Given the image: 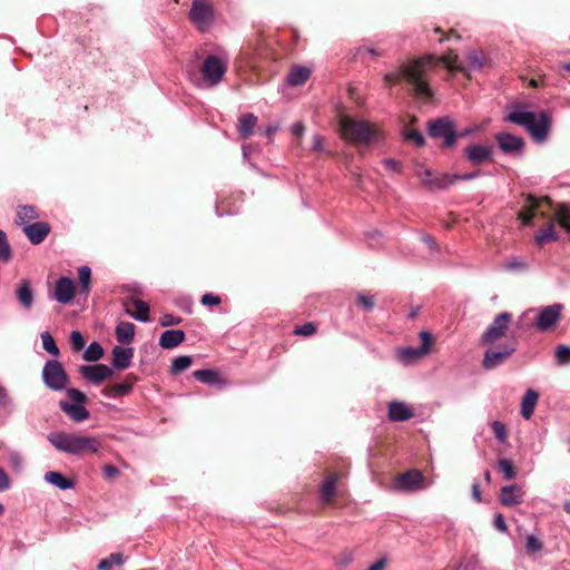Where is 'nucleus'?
Instances as JSON below:
<instances>
[{
	"mask_svg": "<svg viewBox=\"0 0 570 570\" xmlns=\"http://www.w3.org/2000/svg\"><path fill=\"white\" fill-rule=\"evenodd\" d=\"M189 19L199 30H205L214 21V8L208 0H194L189 11Z\"/></svg>",
	"mask_w": 570,
	"mask_h": 570,
	"instance_id": "obj_11",
	"label": "nucleus"
},
{
	"mask_svg": "<svg viewBox=\"0 0 570 570\" xmlns=\"http://www.w3.org/2000/svg\"><path fill=\"white\" fill-rule=\"evenodd\" d=\"M257 124V117L254 114H245L239 117L238 119V132L243 139L249 138L253 132L254 128Z\"/></svg>",
	"mask_w": 570,
	"mask_h": 570,
	"instance_id": "obj_30",
	"label": "nucleus"
},
{
	"mask_svg": "<svg viewBox=\"0 0 570 570\" xmlns=\"http://www.w3.org/2000/svg\"><path fill=\"white\" fill-rule=\"evenodd\" d=\"M428 487L429 483L424 474L417 469L407 470L397 474L394 479V488L400 491L414 492Z\"/></svg>",
	"mask_w": 570,
	"mask_h": 570,
	"instance_id": "obj_9",
	"label": "nucleus"
},
{
	"mask_svg": "<svg viewBox=\"0 0 570 570\" xmlns=\"http://www.w3.org/2000/svg\"><path fill=\"white\" fill-rule=\"evenodd\" d=\"M498 464L500 471L503 473L507 480H513L517 476V471L512 461L508 459H500Z\"/></svg>",
	"mask_w": 570,
	"mask_h": 570,
	"instance_id": "obj_43",
	"label": "nucleus"
},
{
	"mask_svg": "<svg viewBox=\"0 0 570 570\" xmlns=\"http://www.w3.org/2000/svg\"><path fill=\"white\" fill-rule=\"evenodd\" d=\"M102 471H104L105 478H107V479H115L120 474V471L118 470V468H116L115 465H111V464L105 465L102 468Z\"/></svg>",
	"mask_w": 570,
	"mask_h": 570,
	"instance_id": "obj_56",
	"label": "nucleus"
},
{
	"mask_svg": "<svg viewBox=\"0 0 570 570\" xmlns=\"http://www.w3.org/2000/svg\"><path fill=\"white\" fill-rule=\"evenodd\" d=\"M428 134L434 139H443L445 148H452L458 141L455 122L448 116L428 122Z\"/></svg>",
	"mask_w": 570,
	"mask_h": 570,
	"instance_id": "obj_7",
	"label": "nucleus"
},
{
	"mask_svg": "<svg viewBox=\"0 0 570 570\" xmlns=\"http://www.w3.org/2000/svg\"><path fill=\"white\" fill-rule=\"evenodd\" d=\"M67 395L73 401L76 402V404H83L87 402V396L83 392L77 390V389H68L67 390Z\"/></svg>",
	"mask_w": 570,
	"mask_h": 570,
	"instance_id": "obj_53",
	"label": "nucleus"
},
{
	"mask_svg": "<svg viewBox=\"0 0 570 570\" xmlns=\"http://www.w3.org/2000/svg\"><path fill=\"white\" fill-rule=\"evenodd\" d=\"M316 331H317V327H316L315 323L308 322V323H305L304 325L296 326L293 331V334L298 335V336H311V335L315 334Z\"/></svg>",
	"mask_w": 570,
	"mask_h": 570,
	"instance_id": "obj_46",
	"label": "nucleus"
},
{
	"mask_svg": "<svg viewBox=\"0 0 570 570\" xmlns=\"http://www.w3.org/2000/svg\"><path fill=\"white\" fill-rule=\"evenodd\" d=\"M48 441L58 451L73 455L96 453L101 448V442L95 436L76 435L66 432L50 433Z\"/></svg>",
	"mask_w": 570,
	"mask_h": 570,
	"instance_id": "obj_4",
	"label": "nucleus"
},
{
	"mask_svg": "<svg viewBox=\"0 0 570 570\" xmlns=\"http://www.w3.org/2000/svg\"><path fill=\"white\" fill-rule=\"evenodd\" d=\"M522 490L519 485L512 484L501 489L500 500L503 505L512 507L521 502Z\"/></svg>",
	"mask_w": 570,
	"mask_h": 570,
	"instance_id": "obj_27",
	"label": "nucleus"
},
{
	"mask_svg": "<svg viewBox=\"0 0 570 570\" xmlns=\"http://www.w3.org/2000/svg\"><path fill=\"white\" fill-rule=\"evenodd\" d=\"M42 380L52 391H62L69 383V376L59 361H47L42 368Z\"/></svg>",
	"mask_w": 570,
	"mask_h": 570,
	"instance_id": "obj_8",
	"label": "nucleus"
},
{
	"mask_svg": "<svg viewBox=\"0 0 570 570\" xmlns=\"http://www.w3.org/2000/svg\"><path fill=\"white\" fill-rule=\"evenodd\" d=\"M479 175H480L479 170H475V171H472L469 174H463V175H455V181L456 180H469V179L478 177Z\"/></svg>",
	"mask_w": 570,
	"mask_h": 570,
	"instance_id": "obj_62",
	"label": "nucleus"
},
{
	"mask_svg": "<svg viewBox=\"0 0 570 570\" xmlns=\"http://www.w3.org/2000/svg\"><path fill=\"white\" fill-rule=\"evenodd\" d=\"M338 479H340V474H337V473H328L325 476V479L322 482L321 488H320V498L323 503L331 504L334 501V499L337 494L336 485H337Z\"/></svg>",
	"mask_w": 570,
	"mask_h": 570,
	"instance_id": "obj_20",
	"label": "nucleus"
},
{
	"mask_svg": "<svg viewBox=\"0 0 570 570\" xmlns=\"http://www.w3.org/2000/svg\"><path fill=\"white\" fill-rule=\"evenodd\" d=\"M472 497L476 502L481 501V490L478 482L473 483L472 485Z\"/></svg>",
	"mask_w": 570,
	"mask_h": 570,
	"instance_id": "obj_63",
	"label": "nucleus"
},
{
	"mask_svg": "<svg viewBox=\"0 0 570 570\" xmlns=\"http://www.w3.org/2000/svg\"><path fill=\"white\" fill-rule=\"evenodd\" d=\"M353 557L351 552H342L337 559V564L341 567H346L351 561Z\"/></svg>",
	"mask_w": 570,
	"mask_h": 570,
	"instance_id": "obj_58",
	"label": "nucleus"
},
{
	"mask_svg": "<svg viewBox=\"0 0 570 570\" xmlns=\"http://www.w3.org/2000/svg\"><path fill=\"white\" fill-rule=\"evenodd\" d=\"M341 137L352 144L367 145L381 135L376 126L370 121L357 120L342 115L338 119Z\"/></svg>",
	"mask_w": 570,
	"mask_h": 570,
	"instance_id": "obj_5",
	"label": "nucleus"
},
{
	"mask_svg": "<svg viewBox=\"0 0 570 570\" xmlns=\"http://www.w3.org/2000/svg\"><path fill=\"white\" fill-rule=\"evenodd\" d=\"M40 336L43 350L53 356H58L60 354V351L52 335L49 332H42Z\"/></svg>",
	"mask_w": 570,
	"mask_h": 570,
	"instance_id": "obj_41",
	"label": "nucleus"
},
{
	"mask_svg": "<svg viewBox=\"0 0 570 570\" xmlns=\"http://www.w3.org/2000/svg\"><path fill=\"white\" fill-rule=\"evenodd\" d=\"M525 203L521 210L518 213V218L522 222L523 225L529 226L532 225L533 218L537 215L542 216L543 218H549L544 228L537 232L534 236V240L539 246L544 245L546 243L557 240L559 238L558 233L556 230L554 220L550 217V215L546 212L553 210V204L550 197H535L531 194L524 196Z\"/></svg>",
	"mask_w": 570,
	"mask_h": 570,
	"instance_id": "obj_3",
	"label": "nucleus"
},
{
	"mask_svg": "<svg viewBox=\"0 0 570 570\" xmlns=\"http://www.w3.org/2000/svg\"><path fill=\"white\" fill-rule=\"evenodd\" d=\"M16 295L20 304L29 309L33 303V293L30 286L29 281L22 279L19 284V287L16 291Z\"/></svg>",
	"mask_w": 570,
	"mask_h": 570,
	"instance_id": "obj_32",
	"label": "nucleus"
},
{
	"mask_svg": "<svg viewBox=\"0 0 570 570\" xmlns=\"http://www.w3.org/2000/svg\"><path fill=\"white\" fill-rule=\"evenodd\" d=\"M78 277L80 283V294L87 296L91 288V268L88 266L79 267Z\"/></svg>",
	"mask_w": 570,
	"mask_h": 570,
	"instance_id": "obj_36",
	"label": "nucleus"
},
{
	"mask_svg": "<svg viewBox=\"0 0 570 570\" xmlns=\"http://www.w3.org/2000/svg\"><path fill=\"white\" fill-rule=\"evenodd\" d=\"M305 130V126L302 122H295L292 127V132L296 137H302Z\"/></svg>",
	"mask_w": 570,
	"mask_h": 570,
	"instance_id": "obj_61",
	"label": "nucleus"
},
{
	"mask_svg": "<svg viewBox=\"0 0 570 570\" xmlns=\"http://www.w3.org/2000/svg\"><path fill=\"white\" fill-rule=\"evenodd\" d=\"M111 354L112 367L122 371L130 366L131 358L134 356V350L131 347L115 346Z\"/></svg>",
	"mask_w": 570,
	"mask_h": 570,
	"instance_id": "obj_21",
	"label": "nucleus"
},
{
	"mask_svg": "<svg viewBox=\"0 0 570 570\" xmlns=\"http://www.w3.org/2000/svg\"><path fill=\"white\" fill-rule=\"evenodd\" d=\"M116 337L120 344H130L135 337V325L130 322H120L116 327Z\"/></svg>",
	"mask_w": 570,
	"mask_h": 570,
	"instance_id": "obj_33",
	"label": "nucleus"
},
{
	"mask_svg": "<svg viewBox=\"0 0 570 570\" xmlns=\"http://www.w3.org/2000/svg\"><path fill=\"white\" fill-rule=\"evenodd\" d=\"M193 364V357L188 355H181L176 357L170 367L171 374H179L187 370Z\"/></svg>",
	"mask_w": 570,
	"mask_h": 570,
	"instance_id": "obj_39",
	"label": "nucleus"
},
{
	"mask_svg": "<svg viewBox=\"0 0 570 570\" xmlns=\"http://www.w3.org/2000/svg\"><path fill=\"white\" fill-rule=\"evenodd\" d=\"M202 304L205 306H216L219 305L222 299L219 296L214 295L212 293H206L202 296L200 299Z\"/></svg>",
	"mask_w": 570,
	"mask_h": 570,
	"instance_id": "obj_54",
	"label": "nucleus"
},
{
	"mask_svg": "<svg viewBox=\"0 0 570 570\" xmlns=\"http://www.w3.org/2000/svg\"><path fill=\"white\" fill-rule=\"evenodd\" d=\"M70 343L73 351L79 352L85 347V340L80 332L73 331L70 334Z\"/></svg>",
	"mask_w": 570,
	"mask_h": 570,
	"instance_id": "obj_50",
	"label": "nucleus"
},
{
	"mask_svg": "<svg viewBox=\"0 0 570 570\" xmlns=\"http://www.w3.org/2000/svg\"><path fill=\"white\" fill-rule=\"evenodd\" d=\"M383 165L385 166L386 169L394 173H400L402 168V164L399 160L392 158L384 159Z\"/></svg>",
	"mask_w": 570,
	"mask_h": 570,
	"instance_id": "obj_55",
	"label": "nucleus"
},
{
	"mask_svg": "<svg viewBox=\"0 0 570 570\" xmlns=\"http://www.w3.org/2000/svg\"><path fill=\"white\" fill-rule=\"evenodd\" d=\"M12 252L8 243L7 235L0 229V259L8 262L11 258Z\"/></svg>",
	"mask_w": 570,
	"mask_h": 570,
	"instance_id": "obj_44",
	"label": "nucleus"
},
{
	"mask_svg": "<svg viewBox=\"0 0 570 570\" xmlns=\"http://www.w3.org/2000/svg\"><path fill=\"white\" fill-rule=\"evenodd\" d=\"M227 67L217 56H208L202 67L200 72L204 81L208 86H216L219 83L226 73Z\"/></svg>",
	"mask_w": 570,
	"mask_h": 570,
	"instance_id": "obj_10",
	"label": "nucleus"
},
{
	"mask_svg": "<svg viewBox=\"0 0 570 570\" xmlns=\"http://www.w3.org/2000/svg\"><path fill=\"white\" fill-rule=\"evenodd\" d=\"M420 338H421V346L419 347L420 352H423L424 355H426L431 351V346L433 344V337H432L431 333L422 331L420 333Z\"/></svg>",
	"mask_w": 570,
	"mask_h": 570,
	"instance_id": "obj_48",
	"label": "nucleus"
},
{
	"mask_svg": "<svg viewBox=\"0 0 570 570\" xmlns=\"http://www.w3.org/2000/svg\"><path fill=\"white\" fill-rule=\"evenodd\" d=\"M511 321V313L501 312L481 335L480 344L489 346L482 360V366L485 370L500 366L515 353L518 340L514 336L509 337L502 344H498L501 338L507 336Z\"/></svg>",
	"mask_w": 570,
	"mask_h": 570,
	"instance_id": "obj_1",
	"label": "nucleus"
},
{
	"mask_svg": "<svg viewBox=\"0 0 570 570\" xmlns=\"http://www.w3.org/2000/svg\"><path fill=\"white\" fill-rule=\"evenodd\" d=\"M10 404V397L7 390L0 386V407L6 409Z\"/></svg>",
	"mask_w": 570,
	"mask_h": 570,
	"instance_id": "obj_60",
	"label": "nucleus"
},
{
	"mask_svg": "<svg viewBox=\"0 0 570 570\" xmlns=\"http://www.w3.org/2000/svg\"><path fill=\"white\" fill-rule=\"evenodd\" d=\"M404 139L413 142L416 147H423L425 145V139L423 135L416 129L405 128L404 129Z\"/></svg>",
	"mask_w": 570,
	"mask_h": 570,
	"instance_id": "obj_42",
	"label": "nucleus"
},
{
	"mask_svg": "<svg viewBox=\"0 0 570 570\" xmlns=\"http://www.w3.org/2000/svg\"><path fill=\"white\" fill-rule=\"evenodd\" d=\"M193 375L197 381L206 384H216L219 381L218 373L214 370H197Z\"/></svg>",
	"mask_w": 570,
	"mask_h": 570,
	"instance_id": "obj_38",
	"label": "nucleus"
},
{
	"mask_svg": "<svg viewBox=\"0 0 570 570\" xmlns=\"http://www.w3.org/2000/svg\"><path fill=\"white\" fill-rule=\"evenodd\" d=\"M185 337L181 330H167L160 335L159 345L165 350L175 348L185 341Z\"/></svg>",
	"mask_w": 570,
	"mask_h": 570,
	"instance_id": "obj_26",
	"label": "nucleus"
},
{
	"mask_svg": "<svg viewBox=\"0 0 570 570\" xmlns=\"http://www.w3.org/2000/svg\"><path fill=\"white\" fill-rule=\"evenodd\" d=\"M422 356H424V353L420 352L419 347L417 348L405 347V348H401L399 351V357L404 363L414 362V361L421 358Z\"/></svg>",
	"mask_w": 570,
	"mask_h": 570,
	"instance_id": "obj_40",
	"label": "nucleus"
},
{
	"mask_svg": "<svg viewBox=\"0 0 570 570\" xmlns=\"http://www.w3.org/2000/svg\"><path fill=\"white\" fill-rule=\"evenodd\" d=\"M491 426H492V431H493L495 438L500 442H505V440L508 438L505 425L500 421H493Z\"/></svg>",
	"mask_w": 570,
	"mask_h": 570,
	"instance_id": "obj_49",
	"label": "nucleus"
},
{
	"mask_svg": "<svg viewBox=\"0 0 570 570\" xmlns=\"http://www.w3.org/2000/svg\"><path fill=\"white\" fill-rule=\"evenodd\" d=\"M494 527L499 530V531H507L508 527L505 524V521H504V518L501 513L497 514L495 515V519H494Z\"/></svg>",
	"mask_w": 570,
	"mask_h": 570,
	"instance_id": "obj_59",
	"label": "nucleus"
},
{
	"mask_svg": "<svg viewBox=\"0 0 570 570\" xmlns=\"http://www.w3.org/2000/svg\"><path fill=\"white\" fill-rule=\"evenodd\" d=\"M386 566L385 559H380L376 562H374L367 570H384Z\"/></svg>",
	"mask_w": 570,
	"mask_h": 570,
	"instance_id": "obj_64",
	"label": "nucleus"
},
{
	"mask_svg": "<svg viewBox=\"0 0 570 570\" xmlns=\"http://www.w3.org/2000/svg\"><path fill=\"white\" fill-rule=\"evenodd\" d=\"M356 303L365 311H372L375 304L374 298L372 296H367L363 293L357 295Z\"/></svg>",
	"mask_w": 570,
	"mask_h": 570,
	"instance_id": "obj_51",
	"label": "nucleus"
},
{
	"mask_svg": "<svg viewBox=\"0 0 570 570\" xmlns=\"http://www.w3.org/2000/svg\"><path fill=\"white\" fill-rule=\"evenodd\" d=\"M556 358L559 364H570V347L567 345H558L556 348Z\"/></svg>",
	"mask_w": 570,
	"mask_h": 570,
	"instance_id": "obj_47",
	"label": "nucleus"
},
{
	"mask_svg": "<svg viewBox=\"0 0 570 570\" xmlns=\"http://www.w3.org/2000/svg\"><path fill=\"white\" fill-rule=\"evenodd\" d=\"M435 60L426 66V71L431 67H436L440 63H443L450 71H462L463 68L458 65L459 57L453 50H449L448 53L436 57Z\"/></svg>",
	"mask_w": 570,
	"mask_h": 570,
	"instance_id": "obj_28",
	"label": "nucleus"
},
{
	"mask_svg": "<svg viewBox=\"0 0 570 570\" xmlns=\"http://www.w3.org/2000/svg\"><path fill=\"white\" fill-rule=\"evenodd\" d=\"M45 480L59 488L60 490H68V489H72L73 488V482L63 476L60 472H56V471H49L45 474Z\"/></svg>",
	"mask_w": 570,
	"mask_h": 570,
	"instance_id": "obj_34",
	"label": "nucleus"
},
{
	"mask_svg": "<svg viewBox=\"0 0 570 570\" xmlns=\"http://www.w3.org/2000/svg\"><path fill=\"white\" fill-rule=\"evenodd\" d=\"M434 60V55L426 53L407 62H403L395 72L386 73L384 81L386 86L391 87L393 83L404 80L415 98L431 100L434 97V92L426 79V66Z\"/></svg>",
	"mask_w": 570,
	"mask_h": 570,
	"instance_id": "obj_2",
	"label": "nucleus"
},
{
	"mask_svg": "<svg viewBox=\"0 0 570 570\" xmlns=\"http://www.w3.org/2000/svg\"><path fill=\"white\" fill-rule=\"evenodd\" d=\"M126 313L140 322L149 321V305L139 298H128L124 303Z\"/></svg>",
	"mask_w": 570,
	"mask_h": 570,
	"instance_id": "obj_19",
	"label": "nucleus"
},
{
	"mask_svg": "<svg viewBox=\"0 0 570 570\" xmlns=\"http://www.w3.org/2000/svg\"><path fill=\"white\" fill-rule=\"evenodd\" d=\"M181 317L179 316H175L173 314H164L160 320H159V324L163 326V327H168V326H174V325H178L181 323Z\"/></svg>",
	"mask_w": 570,
	"mask_h": 570,
	"instance_id": "obj_52",
	"label": "nucleus"
},
{
	"mask_svg": "<svg viewBox=\"0 0 570 570\" xmlns=\"http://www.w3.org/2000/svg\"><path fill=\"white\" fill-rule=\"evenodd\" d=\"M562 306L559 304L549 305L540 309L535 317V326L541 332L552 330L561 320Z\"/></svg>",
	"mask_w": 570,
	"mask_h": 570,
	"instance_id": "obj_12",
	"label": "nucleus"
},
{
	"mask_svg": "<svg viewBox=\"0 0 570 570\" xmlns=\"http://www.w3.org/2000/svg\"><path fill=\"white\" fill-rule=\"evenodd\" d=\"M414 416L412 409L404 402L393 401L389 404V419L393 422H404Z\"/></svg>",
	"mask_w": 570,
	"mask_h": 570,
	"instance_id": "obj_22",
	"label": "nucleus"
},
{
	"mask_svg": "<svg viewBox=\"0 0 570 570\" xmlns=\"http://www.w3.org/2000/svg\"><path fill=\"white\" fill-rule=\"evenodd\" d=\"M464 156L473 166H479L492 160V148L484 145H469L464 149Z\"/></svg>",
	"mask_w": 570,
	"mask_h": 570,
	"instance_id": "obj_18",
	"label": "nucleus"
},
{
	"mask_svg": "<svg viewBox=\"0 0 570 570\" xmlns=\"http://www.w3.org/2000/svg\"><path fill=\"white\" fill-rule=\"evenodd\" d=\"M525 549L528 553H535L543 549V543L535 535L530 534L527 537Z\"/></svg>",
	"mask_w": 570,
	"mask_h": 570,
	"instance_id": "obj_45",
	"label": "nucleus"
},
{
	"mask_svg": "<svg viewBox=\"0 0 570 570\" xmlns=\"http://www.w3.org/2000/svg\"><path fill=\"white\" fill-rule=\"evenodd\" d=\"M59 406L75 422H82L90 415L89 411L82 404H71L67 401H60Z\"/></svg>",
	"mask_w": 570,
	"mask_h": 570,
	"instance_id": "obj_25",
	"label": "nucleus"
},
{
	"mask_svg": "<svg viewBox=\"0 0 570 570\" xmlns=\"http://www.w3.org/2000/svg\"><path fill=\"white\" fill-rule=\"evenodd\" d=\"M10 487V479L6 471L0 468V491H4Z\"/></svg>",
	"mask_w": 570,
	"mask_h": 570,
	"instance_id": "obj_57",
	"label": "nucleus"
},
{
	"mask_svg": "<svg viewBox=\"0 0 570 570\" xmlns=\"http://www.w3.org/2000/svg\"><path fill=\"white\" fill-rule=\"evenodd\" d=\"M505 120L524 127L537 142L546 141L551 128V118L546 111H512Z\"/></svg>",
	"mask_w": 570,
	"mask_h": 570,
	"instance_id": "obj_6",
	"label": "nucleus"
},
{
	"mask_svg": "<svg viewBox=\"0 0 570 570\" xmlns=\"http://www.w3.org/2000/svg\"><path fill=\"white\" fill-rule=\"evenodd\" d=\"M40 217L38 210L31 205H19L16 209V224L24 228Z\"/></svg>",
	"mask_w": 570,
	"mask_h": 570,
	"instance_id": "obj_24",
	"label": "nucleus"
},
{
	"mask_svg": "<svg viewBox=\"0 0 570 570\" xmlns=\"http://www.w3.org/2000/svg\"><path fill=\"white\" fill-rule=\"evenodd\" d=\"M79 373L95 385L101 384L114 375L112 368L105 364L81 365L79 367Z\"/></svg>",
	"mask_w": 570,
	"mask_h": 570,
	"instance_id": "obj_13",
	"label": "nucleus"
},
{
	"mask_svg": "<svg viewBox=\"0 0 570 570\" xmlns=\"http://www.w3.org/2000/svg\"><path fill=\"white\" fill-rule=\"evenodd\" d=\"M125 556L120 552L111 553L108 558L102 559L97 568L98 570H111L114 567H121L125 563Z\"/></svg>",
	"mask_w": 570,
	"mask_h": 570,
	"instance_id": "obj_35",
	"label": "nucleus"
},
{
	"mask_svg": "<svg viewBox=\"0 0 570 570\" xmlns=\"http://www.w3.org/2000/svg\"><path fill=\"white\" fill-rule=\"evenodd\" d=\"M76 294V287L71 278L62 276L56 282L53 296L61 304L70 303Z\"/></svg>",
	"mask_w": 570,
	"mask_h": 570,
	"instance_id": "obj_17",
	"label": "nucleus"
},
{
	"mask_svg": "<svg viewBox=\"0 0 570 570\" xmlns=\"http://www.w3.org/2000/svg\"><path fill=\"white\" fill-rule=\"evenodd\" d=\"M311 76V69L302 66H294L287 75V82L297 87L304 85Z\"/></svg>",
	"mask_w": 570,
	"mask_h": 570,
	"instance_id": "obj_29",
	"label": "nucleus"
},
{
	"mask_svg": "<svg viewBox=\"0 0 570 570\" xmlns=\"http://www.w3.org/2000/svg\"><path fill=\"white\" fill-rule=\"evenodd\" d=\"M22 232L32 245H39L50 234L51 225L47 222H35L30 225H26Z\"/></svg>",
	"mask_w": 570,
	"mask_h": 570,
	"instance_id": "obj_16",
	"label": "nucleus"
},
{
	"mask_svg": "<svg viewBox=\"0 0 570 570\" xmlns=\"http://www.w3.org/2000/svg\"><path fill=\"white\" fill-rule=\"evenodd\" d=\"M495 139L502 149V151L509 154L521 150L524 146V141L521 137L513 136L511 134L501 132L495 136Z\"/></svg>",
	"mask_w": 570,
	"mask_h": 570,
	"instance_id": "obj_23",
	"label": "nucleus"
},
{
	"mask_svg": "<svg viewBox=\"0 0 570 570\" xmlns=\"http://www.w3.org/2000/svg\"><path fill=\"white\" fill-rule=\"evenodd\" d=\"M138 377L129 373L121 383L107 385L102 389V394L107 397H120L130 394Z\"/></svg>",
	"mask_w": 570,
	"mask_h": 570,
	"instance_id": "obj_15",
	"label": "nucleus"
},
{
	"mask_svg": "<svg viewBox=\"0 0 570 570\" xmlns=\"http://www.w3.org/2000/svg\"><path fill=\"white\" fill-rule=\"evenodd\" d=\"M104 356V348L98 342H92L82 354L86 362H97Z\"/></svg>",
	"mask_w": 570,
	"mask_h": 570,
	"instance_id": "obj_37",
	"label": "nucleus"
},
{
	"mask_svg": "<svg viewBox=\"0 0 570 570\" xmlns=\"http://www.w3.org/2000/svg\"><path fill=\"white\" fill-rule=\"evenodd\" d=\"M417 176L422 180V184L431 190L446 189L455 183V175L442 174L432 178V171L428 168H424L422 171H417Z\"/></svg>",
	"mask_w": 570,
	"mask_h": 570,
	"instance_id": "obj_14",
	"label": "nucleus"
},
{
	"mask_svg": "<svg viewBox=\"0 0 570 570\" xmlns=\"http://www.w3.org/2000/svg\"><path fill=\"white\" fill-rule=\"evenodd\" d=\"M538 400L539 393L535 391L530 389L525 392L521 402V414L525 420H529L532 416Z\"/></svg>",
	"mask_w": 570,
	"mask_h": 570,
	"instance_id": "obj_31",
	"label": "nucleus"
}]
</instances>
